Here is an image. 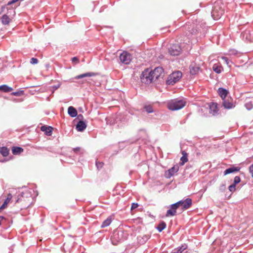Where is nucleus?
Masks as SVG:
<instances>
[{"mask_svg": "<svg viewBox=\"0 0 253 253\" xmlns=\"http://www.w3.org/2000/svg\"><path fill=\"white\" fill-rule=\"evenodd\" d=\"M126 239V234L122 230H115L111 236V240L114 245H117L119 243Z\"/></svg>", "mask_w": 253, "mask_h": 253, "instance_id": "1", "label": "nucleus"}, {"mask_svg": "<svg viewBox=\"0 0 253 253\" xmlns=\"http://www.w3.org/2000/svg\"><path fill=\"white\" fill-rule=\"evenodd\" d=\"M185 105V102L182 99H175L169 101L168 103V108L172 111H176L183 108Z\"/></svg>", "mask_w": 253, "mask_h": 253, "instance_id": "2", "label": "nucleus"}, {"mask_svg": "<svg viewBox=\"0 0 253 253\" xmlns=\"http://www.w3.org/2000/svg\"><path fill=\"white\" fill-rule=\"evenodd\" d=\"M140 80L142 83L145 84H149L154 81L151 70L148 68L145 69L141 73Z\"/></svg>", "mask_w": 253, "mask_h": 253, "instance_id": "3", "label": "nucleus"}, {"mask_svg": "<svg viewBox=\"0 0 253 253\" xmlns=\"http://www.w3.org/2000/svg\"><path fill=\"white\" fill-rule=\"evenodd\" d=\"M182 75V73L180 71L172 73L169 76L167 81V84L168 85H173L181 79Z\"/></svg>", "mask_w": 253, "mask_h": 253, "instance_id": "4", "label": "nucleus"}, {"mask_svg": "<svg viewBox=\"0 0 253 253\" xmlns=\"http://www.w3.org/2000/svg\"><path fill=\"white\" fill-rule=\"evenodd\" d=\"M180 203L178 202L172 204L169 206V209L166 212V216H173L176 214V210L180 207L179 204Z\"/></svg>", "mask_w": 253, "mask_h": 253, "instance_id": "5", "label": "nucleus"}, {"mask_svg": "<svg viewBox=\"0 0 253 253\" xmlns=\"http://www.w3.org/2000/svg\"><path fill=\"white\" fill-rule=\"evenodd\" d=\"M181 51V48L178 43L172 44L169 48V51L170 55L173 56L178 55Z\"/></svg>", "mask_w": 253, "mask_h": 253, "instance_id": "6", "label": "nucleus"}, {"mask_svg": "<svg viewBox=\"0 0 253 253\" xmlns=\"http://www.w3.org/2000/svg\"><path fill=\"white\" fill-rule=\"evenodd\" d=\"M121 62L125 64H129L131 61V56L130 54L126 51H124L120 55Z\"/></svg>", "mask_w": 253, "mask_h": 253, "instance_id": "7", "label": "nucleus"}, {"mask_svg": "<svg viewBox=\"0 0 253 253\" xmlns=\"http://www.w3.org/2000/svg\"><path fill=\"white\" fill-rule=\"evenodd\" d=\"M151 74L154 81L158 79L164 73V70L162 67H158L153 70H151Z\"/></svg>", "mask_w": 253, "mask_h": 253, "instance_id": "8", "label": "nucleus"}, {"mask_svg": "<svg viewBox=\"0 0 253 253\" xmlns=\"http://www.w3.org/2000/svg\"><path fill=\"white\" fill-rule=\"evenodd\" d=\"M224 13L223 9H218L217 7L214 6L211 11V16L214 20H217L219 19Z\"/></svg>", "mask_w": 253, "mask_h": 253, "instance_id": "9", "label": "nucleus"}, {"mask_svg": "<svg viewBox=\"0 0 253 253\" xmlns=\"http://www.w3.org/2000/svg\"><path fill=\"white\" fill-rule=\"evenodd\" d=\"M179 203H180L179 204L180 207H182V210H186L188 209L192 204V200L190 198H187L184 200H180L178 201Z\"/></svg>", "mask_w": 253, "mask_h": 253, "instance_id": "10", "label": "nucleus"}, {"mask_svg": "<svg viewBox=\"0 0 253 253\" xmlns=\"http://www.w3.org/2000/svg\"><path fill=\"white\" fill-rule=\"evenodd\" d=\"M222 105L227 109H230L235 107V104L231 101V98L223 99Z\"/></svg>", "mask_w": 253, "mask_h": 253, "instance_id": "11", "label": "nucleus"}, {"mask_svg": "<svg viewBox=\"0 0 253 253\" xmlns=\"http://www.w3.org/2000/svg\"><path fill=\"white\" fill-rule=\"evenodd\" d=\"M178 170L179 167L177 165L174 166L166 172L167 177L168 178H170L171 176H173L175 173L177 172Z\"/></svg>", "mask_w": 253, "mask_h": 253, "instance_id": "12", "label": "nucleus"}, {"mask_svg": "<svg viewBox=\"0 0 253 253\" xmlns=\"http://www.w3.org/2000/svg\"><path fill=\"white\" fill-rule=\"evenodd\" d=\"M97 75V73L94 72H87L82 74H80L75 77V79H81L86 77H94Z\"/></svg>", "mask_w": 253, "mask_h": 253, "instance_id": "13", "label": "nucleus"}, {"mask_svg": "<svg viewBox=\"0 0 253 253\" xmlns=\"http://www.w3.org/2000/svg\"><path fill=\"white\" fill-rule=\"evenodd\" d=\"M240 169V167H231L228 169H227L225 170L224 171V175H226L230 173H234L238 172Z\"/></svg>", "mask_w": 253, "mask_h": 253, "instance_id": "14", "label": "nucleus"}, {"mask_svg": "<svg viewBox=\"0 0 253 253\" xmlns=\"http://www.w3.org/2000/svg\"><path fill=\"white\" fill-rule=\"evenodd\" d=\"M53 128L50 126H42L41 127V130L44 131L45 134L47 136H50L52 134V130Z\"/></svg>", "mask_w": 253, "mask_h": 253, "instance_id": "15", "label": "nucleus"}, {"mask_svg": "<svg viewBox=\"0 0 253 253\" xmlns=\"http://www.w3.org/2000/svg\"><path fill=\"white\" fill-rule=\"evenodd\" d=\"M210 112L213 115L218 112L217 104L216 103H211L209 105Z\"/></svg>", "mask_w": 253, "mask_h": 253, "instance_id": "16", "label": "nucleus"}, {"mask_svg": "<svg viewBox=\"0 0 253 253\" xmlns=\"http://www.w3.org/2000/svg\"><path fill=\"white\" fill-rule=\"evenodd\" d=\"M86 127V125L83 121H80L76 126V128L78 131H83Z\"/></svg>", "mask_w": 253, "mask_h": 253, "instance_id": "17", "label": "nucleus"}, {"mask_svg": "<svg viewBox=\"0 0 253 253\" xmlns=\"http://www.w3.org/2000/svg\"><path fill=\"white\" fill-rule=\"evenodd\" d=\"M68 113L72 118L76 117L78 115L77 110L73 106H70L68 108Z\"/></svg>", "mask_w": 253, "mask_h": 253, "instance_id": "18", "label": "nucleus"}, {"mask_svg": "<svg viewBox=\"0 0 253 253\" xmlns=\"http://www.w3.org/2000/svg\"><path fill=\"white\" fill-rule=\"evenodd\" d=\"M190 73L192 75L197 74L200 70V68L198 66H193L192 65L190 66Z\"/></svg>", "mask_w": 253, "mask_h": 253, "instance_id": "19", "label": "nucleus"}, {"mask_svg": "<svg viewBox=\"0 0 253 253\" xmlns=\"http://www.w3.org/2000/svg\"><path fill=\"white\" fill-rule=\"evenodd\" d=\"M218 92L220 96L222 98V99H224L227 96L228 91L226 89L220 87L218 88Z\"/></svg>", "mask_w": 253, "mask_h": 253, "instance_id": "20", "label": "nucleus"}, {"mask_svg": "<svg viewBox=\"0 0 253 253\" xmlns=\"http://www.w3.org/2000/svg\"><path fill=\"white\" fill-rule=\"evenodd\" d=\"M24 151L22 147L14 146L12 148V152L14 155H19Z\"/></svg>", "mask_w": 253, "mask_h": 253, "instance_id": "21", "label": "nucleus"}, {"mask_svg": "<svg viewBox=\"0 0 253 253\" xmlns=\"http://www.w3.org/2000/svg\"><path fill=\"white\" fill-rule=\"evenodd\" d=\"M182 156L180 158L181 162L180 165H183L186 162L188 161L187 154L185 151H182Z\"/></svg>", "mask_w": 253, "mask_h": 253, "instance_id": "22", "label": "nucleus"}, {"mask_svg": "<svg viewBox=\"0 0 253 253\" xmlns=\"http://www.w3.org/2000/svg\"><path fill=\"white\" fill-rule=\"evenodd\" d=\"M149 235H145L143 236H139L137 237L138 241L140 244H143L150 238Z\"/></svg>", "mask_w": 253, "mask_h": 253, "instance_id": "23", "label": "nucleus"}, {"mask_svg": "<svg viewBox=\"0 0 253 253\" xmlns=\"http://www.w3.org/2000/svg\"><path fill=\"white\" fill-rule=\"evenodd\" d=\"M1 21L3 25H7L10 22V19L6 14H4L1 18Z\"/></svg>", "mask_w": 253, "mask_h": 253, "instance_id": "24", "label": "nucleus"}, {"mask_svg": "<svg viewBox=\"0 0 253 253\" xmlns=\"http://www.w3.org/2000/svg\"><path fill=\"white\" fill-rule=\"evenodd\" d=\"M0 89L4 92H9L13 90V88L6 84L0 85Z\"/></svg>", "mask_w": 253, "mask_h": 253, "instance_id": "25", "label": "nucleus"}, {"mask_svg": "<svg viewBox=\"0 0 253 253\" xmlns=\"http://www.w3.org/2000/svg\"><path fill=\"white\" fill-rule=\"evenodd\" d=\"M167 224L164 221H161L158 226L156 227V229L159 231V232H162L166 227Z\"/></svg>", "mask_w": 253, "mask_h": 253, "instance_id": "26", "label": "nucleus"}, {"mask_svg": "<svg viewBox=\"0 0 253 253\" xmlns=\"http://www.w3.org/2000/svg\"><path fill=\"white\" fill-rule=\"evenodd\" d=\"M0 153L4 157H6L9 154V150L6 147L0 148Z\"/></svg>", "mask_w": 253, "mask_h": 253, "instance_id": "27", "label": "nucleus"}, {"mask_svg": "<svg viewBox=\"0 0 253 253\" xmlns=\"http://www.w3.org/2000/svg\"><path fill=\"white\" fill-rule=\"evenodd\" d=\"M111 218L110 217H109L102 222L101 227L102 228L107 227L111 224Z\"/></svg>", "mask_w": 253, "mask_h": 253, "instance_id": "28", "label": "nucleus"}, {"mask_svg": "<svg viewBox=\"0 0 253 253\" xmlns=\"http://www.w3.org/2000/svg\"><path fill=\"white\" fill-rule=\"evenodd\" d=\"M222 67L216 64H214L212 67L213 70L217 74H220L221 72Z\"/></svg>", "mask_w": 253, "mask_h": 253, "instance_id": "29", "label": "nucleus"}, {"mask_svg": "<svg viewBox=\"0 0 253 253\" xmlns=\"http://www.w3.org/2000/svg\"><path fill=\"white\" fill-rule=\"evenodd\" d=\"M144 109L148 113H152L154 112L153 108L151 105H145Z\"/></svg>", "mask_w": 253, "mask_h": 253, "instance_id": "30", "label": "nucleus"}, {"mask_svg": "<svg viewBox=\"0 0 253 253\" xmlns=\"http://www.w3.org/2000/svg\"><path fill=\"white\" fill-rule=\"evenodd\" d=\"M25 195H29L28 193H26L24 192H22L18 197V199L16 201V203H18L22 200V198H24Z\"/></svg>", "mask_w": 253, "mask_h": 253, "instance_id": "31", "label": "nucleus"}, {"mask_svg": "<svg viewBox=\"0 0 253 253\" xmlns=\"http://www.w3.org/2000/svg\"><path fill=\"white\" fill-rule=\"evenodd\" d=\"M24 93L23 90H19L17 91L12 92L11 94L12 95L16 96H20L23 95Z\"/></svg>", "mask_w": 253, "mask_h": 253, "instance_id": "32", "label": "nucleus"}, {"mask_svg": "<svg viewBox=\"0 0 253 253\" xmlns=\"http://www.w3.org/2000/svg\"><path fill=\"white\" fill-rule=\"evenodd\" d=\"M187 248V246L186 244L182 245L176 251L177 252L182 253Z\"/></svg>", "mask_w": 253, "mask_h": 253, "instance_id": "33", "label": "nucleus"}, {"mask_svg": "<svg viewBox=\"0 0 253 253\" xmlns=\"http://www.w3.org/2000/svg\"><path fill=\"white\" fill-rule=\"evenodd\" d=\"M241 181V178L239 176H236L234 178L233 183L236 185L240 183Z\"/></svg>", "mask_w": 253, "mask_h": 253, "instance_id": "34", "label": "nucleus"}, {"mask_svg": "<svg viewBox=\"0 0 253 253\" xmlns=\"http://www.w3.org/2000/svg\"><path fill=\"white\" fill-rule=\"evenodd\" d=\"M246 109L248 110H250L253 108V104L251 102H247L245 105Z\"/></svg>", "mask_w": 253, "mask_h": 253, "instance_id": "35", "label": "nucleus"}, {"mask_svg": "<svg viewBox=\"0 0 253 253\" xmlns=\"http://www.w3.org/2000/svg\"><path fill=\"white\" fill-rule=\"evenodd\" d=\"M198 28L196 27V28H193L189 32L192 35H196L198 33Z\"/></svg>", "mask_w": 253, "mask_h": 253, "instance_id": "36", "label": "nucleus"}, {"mask_svg": "<svg viewBox=\"0 0 253 253\" xmlns=\"http://www.w3.org/2000/svg\"><path fill=\"white\" fill-rule=\"evenodd\" d=\"M229 190L231 192H234L236 190V185L232 184L228 187Z\"/></svg>", "mask_w": 253, "mask_h": 253, "instance_id": "37", "label": "nucleus"}, {"mask_svg": "<svg viewBox=\"0 0 253 253\" xmlns=\"http://www.w3.org/2000/svg\"><path fill=\"white\" fill-rule=\"evenodd\" d=\"M103 163L100 162H96V166L97 168V169H101L103 166Z\"/></svg>", "mask_w": 253, "mask_h": 253, "instance_id": "38", "label": "nucleus"}, {"mask_svg": "<svg viewBox=\"0 0 253 253\" xmlns=\"http://www.w3.org/2000/svg\"><path fill=\"white\" fill-rule=\"evenodd\" d=\"M138 206H139V205L138 204V203H133L131 204L130 209L131 211L135 209L136 208H137Z\"/></svg>", "mask_w": 253, "mask_h": 253, "instance_id": "39", "label": "nucleus"}, {"mask_svg": "<svg viewBox=\"0 0 253 253\" xmlns=\"http://www.w3.org/2000/svg\"><path fill=\"white\" fill-rule=\"evenodd\" d=\"M38 62V59H37L36 58H34V57H33L31 59L30 63L32 64H37Z\"/></svg>", "mask_w": 253, "mask_h": 253, "instance_id": "40", "label": "nucleus"}, {"mask_svg": "<svg viewBox=\"0 0 253 253\" xmlns=\"http://www.w3.org/2000/svg\"><path fill=\"white\" fill-rule=\"evenodd\" d=\"M72 62L73 63H74L75 64H77L79 62V60L78 57H74L72 58Z\"/></svg>", "mask_w": 253, "mask_h": 253, "instance_id": "41", "label": "nucleus"}, {"mask_svg": "<svg viewBox=\"0 0 253 253\" xmlns=\"http://www.w3.org/2000/svg\"><path fill=\"white\" fill-rule=\"evenodd\" d=\"M249 169L250 173L252 174V176L253 178V164L250 166Z\"/></svg>", "mask_w": 253, "mask_h": 253, "instance_id": "42", "label": "nucleus"}, {"mask_svg": "<svg viewBox=\"0 0 253 253\" xmlns=\"http://www.w3.org/2000/svg\"><path fill=\"white\" fill-rule=\"evenodd\" d=\"M17 1H18V0H11L8 2L7 5H10L13 4Z\"/></svg>", "mask_w": 253, "mask_h": 253, "instance_id": "43", "label": "nucleus"}, {"mask_svg": "<svg viewBox=\"0 0 253 253\" xmlns=\"http://www.w3.org/2000/svg\"><path fill=\"white\" fill-rule=\"evenodd\" d=\"M80 150V147H76V148H75L73 149V151L75 152V153H77L78 152H79Z\"/></svg>", "mask_w": 253, "mask_h": 253, "instance_id": "44", "label": "nucleus"}, {"mask_svg": "<svg viewBox=\"0 0 253 253\" xmlns=\"http://www.w3.org/2000/svg\"><path fill=\"white\" fill-rule=\"evenodd\" d=\"M222 59L224 60V61L226 62V63L227 64H229V62H228V59L227 57H222Z\"/></svg>", "mask_w": 253, "mask_h": 253, "instance_id": "45", "label": "nucleus"}, {"mask_svg": "<svg viewBox=\"0 0 253 253\" xmlns=\"http://www.w3.org/2000/svg\"><path fill=\"white\" fill-rule=\"evenodd\" d=\"M225 188V185L224 184H222V185H221L220 187V189L221 190H224Z\"/></svg>", "mask_w": 253, "mask_h": 253, "instance_id": "46", "label": "nucleus"}, {"mask_svg": "<svg viewBox=\"0 0 253 253\" xmlns=\"http://www.w3.org/2000/svg\"><path fill=\"white\" fill-rule=\"evenodd\" d=\"M78 118L79 119H83V116L82 114H80L78 116Z\"/></svg>", "mask_w": 253, "mask_h": 253, "instance_id": "47", "label": "nucleus"}, {"mask_svg": "<svg viewBox=\"0 0 253 253\" xmlns=\"http://www.w3.org/2000/svg\"><path fill=\"white\" fill-rule=\"evenodd\" d=\"M59 87V84H58L57 85H55V86H53V87H54L55 89H57Z\"/></svg>", "mask_w": 253, "mask_h": 253, "instance_id": "48", "label": "nucleus"}, {"mask_svg": "<svg viewBox=\"0 0 253 253\" xmlns=\"http://www.w3.org/2000/svg\"><path fill=\"white\" fill-rule=\"evenodd\" d=\"M11 198H12V195L10 194H9L7 197V198H10V200L11 199Z\"/></svg>", "mask_w": 253, "mask_h": 253, "instance_id": "49", "label": "nucleus"}, {"mask_svg": "<svg viewBox=\"0 0 253 253\" xmlns=\"http://www.w3.org/2000/svg\"><path fill=\"white\" fill-rule=\"evenodd\" d=\"M172 253H180L178 252H177V251H175V252H172Z\"/></svg>", "mask_w": 253, "mask_h": 253, "instance_id": "50", "label": "nucleus"}, {"mask_svg": "<svg viewBox=\"0 0 253 253\" xmlns=\"http://www.w3.org/2000/svg\"><path fill=\"white\" fill-rule=\"evenodd\" d=\"M232 54H236V52H235L234 51H233Z\"/></svg>", "mask_w": 253, "mask_h": 253, "instance_id": "51", "label": "nucleus"}, {"mask_svg": "<svg viewBox=\"0 0 253 253\" xmlns=\"http://www.w3.org/2000/svg\"><path fill=\"white\" fill-rule=\"evenodd\" d=\"M24 0H18V1H23Z\"/></svg>", "mask_w": 253, "mask_h": 253, "instance_id": "52", "label": "nucleus"}]
</instances>
